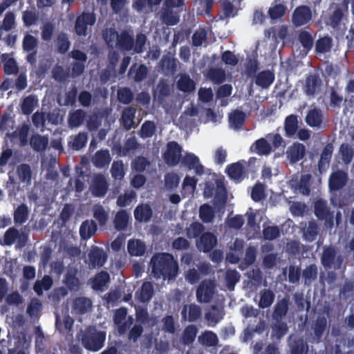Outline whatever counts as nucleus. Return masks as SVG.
<instances>
[{
  "label": "nucleus",
  "mask_w": 354,
  "mask_h": 354,
  "mask_svg": "<svg viewBox=\"0 0 354 354\" xmlns=\"http://www.w3.org/2000/svg\"><path fill=\"white\" fill-rule=\"evenodd\" d=\"M150 266L151 273L156 279L171 280L174 279L178 274V263L170 253L154 254L151 258Z\"/></svg>",
  "instance_id": "nucleus-1"
},
{
  "label": "nucleus",
  "mask_w": 354,
  "mask_h": 354,
  "mask_svg": "<svg viewBox=\"0 0 354 354\" xmlns=\"http://www.w3.org/2000/svg\"><path fill=\"white\" fill-rule=\"evenodd\" d=\"M102 36L107 47L111 50L129 52L133 48L134 38L127 30L119 33L114 27L106 28L102 30Z\"/></svg>",
  "instance_id": "nucleus-2"
},
{
  "label": "nucleus",
  "mask_w": 354,
  "mask_h": 354,
  "mask_svg": "<svg viewBox=\"0 0 354 354\" xmlns=\"http://www.w3.org/2000/svg\"><path fill=\"white\" fill-rule=\"evenodd\" d=\"M96 22V15L93 11L84 10L77 15L74 24V30L79 37H86Z\"/></svg>",
  "instance_id": "nucleus-3"
},
{
  "label": "nucleus",
  "mask_w": 354,
  "mask_h": 354,
  "mask_svg": "<svg viewBox=\"0 0 354 354\" xmlns=\"http://www.w3.org/2000/svg\"><path fill=\"white\" fill-rule=\"evenodd\" d=\"M343 262V257L341 254L337 255L335 247L329 245L324 248L321 263L324 268L339 270L342 268Z\"/></svg>",
  "instance_id": "nucleus-4"
},
{
  "label": "nucleus",
  "mask_w": 354,
  "mask_h": 354,
  "mask_svg": "<svg viewBox=\"0 0 354 354\" xmlns=\"http://www.w3.org/2000/svg\"><path fill=\"white\" fill-rule=\"evenodd\" d=\"M105 339V333L98 332L95 328H90L82 337V342L84 346L91 351H97L100 349Z\"/></svg>",
  "instance_id": "nucleus-5"
},
{
  "label": "nucleus",
  "mask_w": 354,
  "mask_h": 354,
  "mask_svg": "<svg viewBox=\"0 0 354 354\" xmlns=\"http://www.w3.org/2000/svg\"><path fill=\"white\" fill-rule=\"evenodd\" d=\"M182 147L176 141H170L166 145V151L162 154V158L168 166L178 165L182 159Z\"/></svg>",
  "instance_id": "nucleus-6"
},
{
  "label": "nucleus",
  "mask_w": 354,
  "mask_h": 354,
  "mask_svg": "<svg viewBox=\"0 0 354 354\" xmlns=\"http://www.w3.org/2000/svg\"><path fill=\"white\" fill-rule=\"evenodd\" d=\"M348 180V174L342 169H337L332 172L329 176V189L332 191H339L346 186Z\"/></svg>",
  "instance_id": "nucleus-7"
},
{
  "label": "nucleus",
  "mask_w": 354,
  "mask_h": 354,
  "mask_svg": "<svg viewBox=\"0 0 354 354\" xmlns=\"http://www.w3.org/2000/svg\"><path fill=\"white\" fill-rule=\"evenodd\" d=\"M245 162L238 161L227 166L225 171L227 176L236 183H241L246 176Z\"/></svg>",
  "instance_id": "nucleus-8"
},
{
  "label": "nucleus",
  "mask_w": 354,
  "mask_h": 354,
  "mask_svg": "<svg viewBox=\"0 0 354 354\" xmlns=\"http://www.w3.org/2000/svg\"><path fill=\"white\" fill-rule=\"evenodd\" d=\"M312 19V12L309 7L300 6L294 10L292 23L295 26H301L308 24Z\"/></svg>",
  "instance_id": "nucleus-9"
},
{
  "label": "nucleus",
  "mask_w": 354,
  "mask_h": 354,
  "mask_svg": "<svg viewBox=\"0 0 354 354\" xmlns=\"http://www.w3.org/2000/svg\"><path fill=\"white\" fill-rule=\"evenodd\" d=\"M214 284L210 281H203L196 290V297L200 302H209L214 293Z\"/></svg>",
  "instance_id": "nucleus-10"
},
{
  "label": "nucleus",
  "mask_w": 354,
  "mask_h": 354,
  "mask_svg": "<svg viewBox=\"0 0 354 354\" xmlns=\"http://www.w3.org/2000/svg\"><path fill=\"white\" fill-rule=\"evenodd\" d=\"M88 258L89 267L91 268H95L96 267H102L104 265L107 259V256L103 249L95 246L92 247L88 252Z\"/></svg>",
  "instance_id": "nucleus-11"
},
{
  "label": "nucleus",
  "mask_w": 354,
  "mask_h": 354,
  "mask_svg": "<svg viewBox=\"0 0 354 354\" xmlns=\"http://www.w3.org/2000/svg\"><path fill=\"white\" fill-rule=\"evenodd\" d=\"M216 236L212 232H206L199 237V240L196 242V246L203 252H209L216 246Z\"/></svg>",
  "instance_id": "nucleus-12"
},
{
  "label": "nucleus",
  "mask_w": 354,
  "mask_h": 354,
  "mask_svg": "<svg viewBox=\"0 0 354 354\" xmlns=\"http://www.w3.org/2000/svg\"><path fill=\"white\" fill-rule=\"evenodd\" d=\"M306 153V147L299 142H294L286 151L287 158L292 164H295L302 160Z\"/></svg>",
  "instance_id": "nucleus-13"
},
{
  "label": "nucleus",
  "mask_w": 354,
  "mask_h": 354,
  "mask_svg": "<svg viewBox=\"0 0 354 354\" xmlns=\"http://www.w3.org/2000/svg\"><path fill=\"white\" fill-rule=\"evenodd\" d=\"M91 193L95 197H104L108 191V184L102 174L96 175L92 182Z\"/></svg>",
  "instance_id": "nucleus-14"
},
{
  "label": "nucleus",
  "mask_w": 354,
  "mask_h": 354,
  "mask_svg": "<svg viewBox=\"0 0 354 354\" xmlns=\"http://www.w3.org/2000/svg\"><path fill=\"white\" fill-rule=\"evenodd\" d=\"M180 162L189 170L194 169L197 175L203 174L204 167L200 163L198 157L194 153H187Z\"/></svg>",
  "instance_id": "nucleus-15"
},
{
  "label": "nucleus",
  "mask_w": 354,
  "mask_h": 354,
  "mask_svg": "<svg viewBox=\"0 0 354 354\" xmlns=\"http://www.w3.org/2000/svg\"><path fill=\"white\" fill-rule=\"evenodd\" d=\"M154 294L153 285L151 281H144L139 290L135 293L137 301L145 304L148 303Z\"/></svg>",
  "instance_id": "nucleus-16"
},
{
  "label": "nucleus",
  "mask_w": 354,
  "mask_h": 354,
  "mask_svg": "<svg viewBox=\"0 0 354 354\" xmlns=\"http://www.w3.org/2000/svg\"><path fill=\"white\" fill-rule=\"evenodd\" d=\"M333 149L334 147L331 143H328L323 149L318 162V169L320 173L325 171L328 168Z\"/></svg>",
  "instance_id": "nucleus-17"
},
{
  "label": "nucleus",
  "mask_w": 354,
  "mask_h": 354,
  "mask_svg": "<svg viewBox=\"0 0 354 354\" xmlns=\"http://www.w3.org/2000/svg\"><path fill=\"white\" fill-rule=\"evenodd\" d=\"M77 274V270L71 268L67 271L64 277L63 282L66 285V288L70 291L76 292L80 289V282Z\"/></svg>",
  "instance_id": "nucleus-18"
},
{
  "label": "nucleus",
  "mask_w": 354,
  "mask_h": 354,
  "mask_svg": "<svg viewBox=\"0 0 354 354\" xmlns=\"http://www.w3.org/2000/svg\"><path fill=\"white\" fill-rule=\"evenodd\" d=\"M97 230L96 223L93 220L83 221L80 227V235L82 240L87 241L93 236Z\"/></svg>",
  "instance_id": "nucleus-19"
},
{
  "label": "nucleus",
  "mask_w": 354,
  "mask_h": 354,
  "mask_svg": "<svg viewBox=\"0 0 354 354\" xmlns=\"http://www.w3.org/2000/svg\"><path fill=\"white\" fill-rule=\"evenodd\" d=\"M274 73L269 70L262 71L255 76V84L263 88H268L274 82Z\"/></svg>",
  "instance_id": "nucleus-20"
},
{
  "label": "nucleus",
  "mask_w": 354,
  "mask_h": 354,
  "mask_svg": "<svg viewBox=\"0 0 354 354\" xmlns=\"http://www.w3.org/2000/svg\"><path fill=\"white\" fill-rule=\"evenodd\" d=\"M136 109L133 106L125 108L122 113L121 122L124 128L129 131L134 127Z\"/></svg>",
  "instance_id": "nucleus-21"
},
{
  "label": "nucleus",
  "mask_w": 354,
  "mask_h": 354,
  "mask_svg": "<svg viewBox=\"0 0 354 354\" xmlns=\"http://www.w3.org/2000/svg\"><path fill=\"white\" fill-rule=\"evenodd\" d=\"M321 85V80L318 75L314 73L306 77L304 91L306 95L313 96Z\"/></svg>",
  "instance_id": "nucleus-22"
},
{
  "label": "nucleus",
  "mask_w": 354,
  "mask_h": 354,
  "mask_svg": "<svg viewBox=\"0 0 354 354\" xmlns=\"http://www.w3.org/2000/svg\"><path fill=\"white\" fill-rule=\"evenodd\" d=\"M227 196L226 188L221 180L216 181V191L214 196V205L218 208H223L227 203Z\"/></svg>",
  "instance_id": "nucleus-23"
},
{
  "label": "nucleus",
  "mask_w": 354,
  "mask_h": 354,
  "mask_svg": "<svg viewBox=\"0 0 354 354\" xmlns=\"http://www.w3.org/2000/svg\"><path fill=\"white\" fill-rule=\"evenodd\" d=\"M245 113L239 110H235L229 114V124L234 130H239L245 122Z\"/></svg>",
  "instance_id": "nucleus-24"
},
{
  "label": "nucleus",
  "mask_w": 354,
  "mask_h": 354,
  "mask_svg": "<svg viewBox=\"0 0 354 354\" xmlns=\"http://www.w3.org/2000/svg\"><path fill=\"white\" fill-rule=\"evenodd\" d=\"M323 118L322 111L314 108L308 111L306 116V122L310 127H319L323 122Z\"/></svg>",
  "instance_id": "nucleus-25"
},
{
  "label": "nucleus",
  "mask_w": 354,
  "mask_h": 354,
  "mask_svg": "<svg viewBox=\"0 0 354 354\" xmlns=\"http://www.w3.org/2000/svg\"><path fill=\"white\" fill-rule=\"evenodd\" d=\"M111 160L110 153L108 149L99 150L96 151L92 158L94 166L97 168H104L107 166Z\"/></svg>",
  "instance_id": "nucleus-26"
},
{
  "label": "nucleus",
  "mask_w": 354,
  "mask_h": 354,
  "mask_svg": "<svg viewBox=\"0 0 354 354\" xmlns=\"http://www.w3.org/2000/svg\"><path fill=\"white\" fill-rule=\"evenodd\" d=\"M86 113L82 109H77L71 112L68 117V124L71 128L81 126L85 120Z\"/></svg>",
  "instance_id": "nucleus-27"
},
{
  "label": "nucleus",
  "mask_w": 354,
  "mask_h": 354,
  "mask_svg": "<svg viewBox=\"0 0 354 354\" xmlns=\"http://www.w3.org/2000/svg\"><path fill=\"white\" fill-rule=\"evenodd\" d=\"M127 250L130 255L135 257H141L146 252V245L140 240H129L127 243Z\"/></svg>",
  "instance_id": "nucleus-28"
},
{
  "label": "nucleus",
  "mask_w": 354,
  "mask_h": 354,
  "mask_svg": "<svg viewBox=\"0 0 354 354\" xmlns=\"http://www.w3.org/2000/svg\"><path fill=\"white\" fill-rule=\"evenodd\" d=\"M110 281V276L106 271H101L91 280V287L96 290H103Z\"/></svg>",
  "instance_id": "nucleus-29"
},
{
  "label": "nucleus",
  "mask_w": 354,
  "mask_h": 354,
  "mask_svg": "<svg viewBox=\"0 0 354 354\" xmlns=\"http://www.w3.org/2000/svg\"><path fill=\"white\" fill-rule=\"evenodd\" d=\"M55 42L57 50L60 54L67 53L71 45L68 35L62 31L57 35Z\"/></svg>",
  "instance_id": "nucleus-30"
},
{
  "label": "nucleus",
  "mask_w": 354,
  "mask_h": 354,
  "mask_svg": "<svg viewBox=\"0 0 354 354\" xmlns=\"http://www.w3.org/2000/svg\"><path fill=\"white\" fill-rule=\"evenodd\" d=\"M251 149L259 156H268L272 151V146L265 138H260L254 142Z\"/></svg>",
  "instance_id": "nucleus-31"
},
{
  "label": "nucleus",
  "mask_w": 354,
  "mask_h": 354,
  "mask_svg": "<svg viewBox=\"0 0 354 354\" xmlns=\"http://www.w3.org/2000/svg\"><path fill=\"white\" fill-rule=\"evenodd\" d=\"M133 322L130 317H127L125 311H116L115 315V323L117 325L120 333H123L126 328H129Z\"/></svg>",
  "instance_id": "nucleus-32"
},
{
  "label": "nucleus",
  "mask_w": 354,
  "mask_h": 354,
  "mask_svg": "<svg viewBox=\"0 0 354 354\" xmlns=\"http://www.w3.org/2000/svg\"><path fill=\"white\" fill-rule=\"evenodd\" d=\"M333 47V39L328 36H324L319 38L315 42V53L317 54H324L329 53Z\"/></svg>",
  "instance_id": "nucleus-33"
},
{
  "label": "nucleus",
  "mask_w": 354,
  "mask_h": 354,
  "mask_svg": "<svg viewBox=\"0 0 354 354\" xmlns=\"http://www.w3.org/2000/svg\"><path fill=\"white\" fill-rule=\"evenodd\" d=\"M1 59L5 62L3 64V72L6 75H15L19 72V66L17 61L13 57H8L7 53L2 54Z\"/></svg>",
  "instance_id": "nucleus-34"
},
{
  "label": "nucleus",
  "mask_w": 354,
  "mask_h": 354,
  "mask_svg": "<svg viewBox=\"0 0 354 354\" xmlns=\"http://www.w3.org/2000/svg\"><path fill=\"white\" fill-rule=\"evenodd\" d=\"M284 129L287 137H292L296 133L298 129V118L296 115L291 114L286 118Z\"/></svg>",
  "instance_id": "nucleus-35"
},
{
  "label": "nucleus",
  "mask_w": 354,
  "mask_h": 354,
  "mask_svg": "<svg viewBox=\"0 0 354 354\" xmlns=\"http://www.w3.org/2000/svg\"><path fill=\"white\" fill-rule=\"evenodd\" d=\"M17 174L21 183H26L27 185L31 184L32 170L28 164L19 165L17 168Z\"/></svg>",
  "instance_id": "nucleus-36"
},
{
  "label": "nucleus",
  "mask_w": 354,
  "mask_h": 354,
  "mask_svg": "<svg viewBox=\"0 0 354 354\" xmlns=\"http://www.w3.org/2000/svg\"><path fill=\"white\" fill-rule=\"evenodd\" d=\"M177 88L184 93H190L195 90L196 84L188 75H182L177 82Z\"/></svg>",
  "instance_id": "nucleus-37"
},
{
  "label": "nucleus",
  "mask_w": 354,
  "mask_h": 354,
  "mask_svg": "<svg viewBox=\"0 0 354 354\" xmlns=\"http://www.w3.org/2000/svg\"><path fill=\"white\" fill-rule=\"evenodd\" d=\"M30 145L34 151L37 152L43 151L46 150L48 145V140L45 136L37 133L32 136Z\"/></svg>",
  "instance_id": "nucleus-38"
},
{
  "label": "nucleus",
  "mask_w": 354,
  "mask_h": 354,
  "mask_svg": "<svg viewBox=\"0 0 354 354\" xmlns=\"http://www.w3.org/2000/svg\"><path fill=\"white\" fill-rule=\"evenodd\" d=\"M152 216V210L148 205H138L134 210V217L138 221H148Z\"/></svg>",
  "instance_id": "nucleus-39"
},
{
  "label": "nucleus",
  "mask_w": 354,
  "mask_h": 354,
  "mask_svg": "<svg viewBox=\"0 0 354 354\" xmlns=\"http://www.w3.org/2000/svg\"><path fill=\"white\" fill-rule=\"evenodd\" d=\"M319 233V227L315 221H310L308 225L303 229V236L307 241H315Z\"/></svg>",
  "instance_id": "nucleus-40"
},
{
  "label": "nucleus",
  "mask_w": 354,
  "mask_h": 354,
  "mask_svg": "<svg viewBox=\"0 0 354 354\" xmlns=\"http://www.w3.org/2000/svg\"><path fill=\"white\" fill-rule=\"evenodd\" d=\"M314 212L319 220H326L330 216V209L326 202L322 199L315 202Z\"/></svg>",
  "instance_id": "nucleus-41"
},
{
  "label": "nucleus",
  "mask_w": 354,
  "mask_h": 354,
  "mask_svg": "<svg viewBox=\"0 0 354 354\" xmlns=\"http://www.w3.org/2000/svg\"><path fill=\"white\" fill-rule=\"evenodd\" d=\"M53 286V279L48 275H45L41 280L35 281L33 286V290L37 295L43 294L44 290H48Z\"/></svg>",
  "instance_id": "nucleus-42"
},
{
  "label": "nucleus",
  "mask_w": 354,
  "mask_h": 354,
  "mask_svg": "<svg viewBox=\"0 0 354 354\" xmlns=\"http://www.w3.org/2000/svg\"><path fill=\"white\" fill-rule=\"evenodd\" d=\"M298 40L306 52H309L313 47L314 37L307 30H301L298 34Z\"/></svg>",
  "instance_id": "nucleus-43"
},
{
  "label": "nucleus",
  "mask_w": 354,
  "mask_h": 354,
  "mask_svg": "<svg viewBox=\"0 0 354 354\" xmlns=\"http://www.w3.org/2000/svg\"><path fill=\"white\" fill-rule=\"evenodd\" d=\"M161 18L163 23L167 26H174L179 22V16L174 13L172 9L165 6L162 9Z\"/></svg>",
  "instance_id": "nucleus-44"
},
{
  "label": "nucleus",
  "mask_w": 354,
  "mask_h": 354,
  "mask_svg": "<svg viewBox=\"0 0 354 354\" xmlns=\"http://www.w3.org/2000/svg\"><path fill=\"white\" fill-rule=\"evenodd\" d=\"M129 222V214L124 210H120L115 214L113 220V224L115 228L118 231H122L126 229Z\"/></svg>",
  "instance_id": "nucleus-45"
},
{
  "label": "nucleus",
  "mask_w": 354,
  "mask_h": 354,
  "mask_svg": "<svg viewBox=\"0 0 354 354\" xmlns=\"http://www.w3.org/2000/svg\"><path fill=\"white\" fill-rule=\"evenodd\" d=\"M208 78L214 84H220L225 80V70L221 68H210L207 71Z\"/></svg>",
  "instance_id": "nucleus-46"
},
{
  "label": "nucleus",
  "mask_w": 354,
  "mask_h": 354,
  "mask_svg": "<svg viewBox=\"0 0 354 354\" xmlns=\"http://www.w3.org/2000/svg\"><path fill=\"white\" fill-rule=\"evenodd\" d=\"M29 211L26 204L19 205L14 212V222L16 224L21 225L28 218Z\"/></svg>",
  "instance_id": "nucleus-47"
},
{
  "label": "nucleus",
  "mask_w": 354,
  "mask_h": 354,
  "mask_svg": "<svg viewBox=\"0 0 354 354\" xmlns=\"http://www.w3.org/2000/svg\"><path fill=\"white\" fill-rule=\"evenodd\" d=\"M275 298L274 293L270 289H264L260 293L259 306L261 308H266L271 306Z\"/></svg>",
  "instance_id": "nucleus-48"
},
{
  "label": "nucleus",
  "mask_w": 354,
  "mask_h": 354,
  "mask_svg": "<svg viewBox=\"0 0 354 354\" xmlns=\"http://www.w3.org/2000/svg\"><path fill=\"white\" fill-rule=\"evenodd\" d=\"M214 216V210L209 204L205 203L200 207L199 217L203 223H211L213 221Z\"/></svg>",
  "instance_id": "nucleus-49"
},
{
  "label": "nucleus",
  "mask_w": 354,
  "mask_h": 354,
  "mask_svg": "<svg viewBox=\"0 0 354 354\" xmlns=\"http://www.w3.org/2000/svg\"><path fill=\"white\" fill-rule=\"evenodd\" d=\"M280 0H274L273 4L268 10V15L273 20L282 17L286 11V6L283 3H277Z\"/></svg>",
  "instance_id": "nucleus-50"
},
{
  "label": "nucleus",
  "mask_w": 354,
  "mask_h": 354,
  "mask_svg": "<svg viewBox=\"0 0 354 354\" xmlns=\"http://www.w3.org/2000/svg\"><path fill=\"white\" fill-rule=\"evenodd\" d=\"M37 104V99L35 95H30L26 97L21 105L22 113L24 115H30L32 113L35 106Z\"/></svg>",
  "instance_id": "nucleus-51"
},
{
  "label": "nucleus",
  "mask_w": 354,
  "mask_h": 354,
  "mask_svg": "<svg viewBox=\"0 0 354 354\" xmlns=\"http://www.w3.org/2000/svg\"><path fill=\"white\" fill-rule=\"evenodd\" d=\"M204 230L205 227L202 223L197 221L193 222L186 229L187 236L190 239L198 238L204 233Z\"/></svg>",
  "instance_id": "nucleus-52"
},
{
  "label": "nucleus",
  "mask_w": 354,
  "mask_h": 354,
  "mask_svg": "<svg viewBox=\"0 0 354 354\" xmlns=\"http://www.w3.org/2000/svg\"><path fill=\"white\" fill-rule=\"evenodd\" d=\"M19 236V232L14 227L8 229L3 236V240H0L1 245H11Z\"/></svg>",
  "instance_id": "nucleus-53"
},
{
  "label": "nucleus",
  "mask_w": 354,
  "mask_h": 354,
  "mask_svg": "<svg viewBox=\"0 0 354 354\" xmlns=\"http://www.w3.org/2000/svg\"><path fill=\"white\" fill-rule=\"evenodd\" d=\"M88 141V134L86 132H80L76 135L73 141L69 142L72 149L76 151L82 149L84 147Z\"/></svg>",
  "instance_id": "nucleus-54"
},
{
  "label": "nucleus",
  "mask_w": 354,
  "mask_h": 354,
  "mask_svg": "<svg viewBox=\"0 0 354 354\" xmlns=\"http://www.w3.org/2000/svg\"><path fill=\"white\" fill-rule=\"evenodd\" d=\"M112 177L115 180H121L125 175L124 163L122 160L113 161L111 168Z\"/></svg>",
  "instance_id": "nucleus-55"
},
{
  "label": "nucleus",
  "mask_w": 354,
  "mask_h": 354,
  "mask_svg": "<svg viewBox=\"0 0 354 354\" xmlns=\"http://www.w3.org/2000/svg\"><path fill=\"white\" fill-rule=\"evenodd\" d=\"M240 279V274L236 270H228L225 272V281L229 290H233Z\"/></svg>",
  "instance_id": "nucleus-56"
},
{
  "label": "nucleus",
  "mask_w": 354,
  "mask_h": 354,
  "mask_svg": "<svg viewBox=\"0 0 354 354\" xmlns=\"http://www.w3.org/2000/svg\"><path fill=\"white\" fill-rule=\"evenodd\" d=\"M339 153L342 156V160L344 163L348 165L353 160L354 156V150L350 145L347 143H343L340 145Z\"/></svg>",
  "instance_id": "nucleus-57"
},
{
  "label": "nucleus",
  "mask_w": 354,
  "mask_h": 354,
  "mask_svg": "<svg viewBox=\"0 0 354 354\" xmlns=\"http://www.w3.org/2000/svg\"><path fill=\"white\" fill-rule=\"evenodd\" d=\"M149 165L150 162L147 158L140 156L132 160L131 168L136 172L142 173Z\"/></svg>",
  "instance_id": "nucleus-58"
},
{
  "label": "nucleus",
  "mask_w": 354,
  "mask_h": 354,
  "mask_svg": "<svg viewBox=\"0 0 354 354\" xmlns=\"http://www.w3.org/2000/svg\"><path fill=\"white\" fill-rule=\"evenodd\" d=\"M134 95L129 87H124L118 91V99L124 104H129L133 100Z\"/></svg>",
  "instance_id": "nucleus-59"
},
{
  "label": "nucleus",
  "mask_w": 354,
  "mask_h": 354,
  "mask_svg": "<svg viewBox=\"0 0 354 354\" xmlns=\"http://www.w3.org/2000/svg\"><path fill=\"white\" fill-rule=\"evenodd\" d=\"M265 187L261 183H257L252 187L251 198L254 202H259L266 198Z\"/></svg>",
  "instance_id": "nucleus-60"
},
{
  "label": "nucleus",
  "mask_w": 354,
  "mask_h": 354,
  "mask_svg": "<svg viewBox=\"0 0 354 354\" xmlns=\"http://www.w3.org/2000/svg\"><path fill=\"white\" fill-rule=\"evenodd\" d=\"M93 217L100 226H104L107 222L109 215L102 205H96L93 208Z\"/></svg>",
  "instance_id": "nucleus-61"
},
{
  "label": "nucleus",
  "mask_w": 354,
  "mask_h": 354,
  "mask_svg": "<svg viewBox=\"0 0 354 354\" xmlns=\"http://www.w3.org/2000/svg\"><path fill=\"white\" fill-rule=\"evenodd\" d=\"M311 175L309 174L301 176L298 183V189L304 195H309L310 192Z\"/></svg>",
  "instance_id": "nucleus-62"
},
{
  "label": "nucleus",
  "mask_w": 354,
  "mask_h": 354,
  "mask_svg": "<svg viewBox=\"0 0 354 354\" xmlns=\"http://www.w3.org/2000/svg\"><path fill=\"white\" fill-rule=\"evenodd\" d=\"M38 41L34 36L26 34L23 39L22 46L23 49L26 52L32 50H37Z\"/></svg>",
  "instance_id": "nucleus-63"
},
{
  "label": "nucleus",
  "mask_w": 354,
  "mask_h": 354,
  "mask_svg": "<svg viewBox=\"0 0 354 354\" xmlns=\"http://www.w3.org/2000/svg\"><path fill=\"white\" fill-rule=\"evenodd\" d=\"M161 66L167 73L173 74L176 71V59L170 57H164L161 60Z\"/></svg>",
  "instance_id": "nucleus-64"
}]
</instances>
